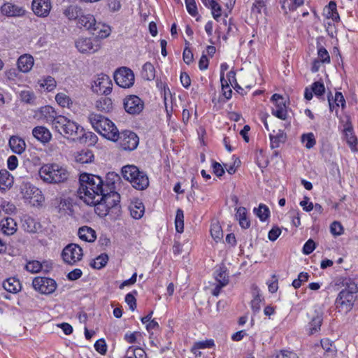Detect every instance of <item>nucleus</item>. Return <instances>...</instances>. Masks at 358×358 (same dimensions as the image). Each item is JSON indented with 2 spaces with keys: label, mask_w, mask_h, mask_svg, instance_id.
<instances>
[{
  "label": "nucleus",
  "mask_w": 358,
  "mask_h": 358,
  "mask_svg": "<svg viewBox=\"0 0 358 358\" xmlns=\"http://www.w3.org/2000/svg\"><path fill=\"white\" fill-rule=\"evenodd\" d=\"M34 58L31 55L24 54L17 59V67L23 73L29 72L34 66Z\"/></svg>",
  "instance_id": "obj_24"
},
{
  "label": "nucleus",
  "mask_w": 358,
  "mask_h": 358,
  "mask_svg": "<svg viewBox=\"0 0 358 358\" xmlns=\"http://www.w3.org/2000/svg\"><path fill=\"white\" fill-rule=\"evenodd\" d=\"M78 234L81 240L89 243L94 242L96 238V231L88 226L80 227Z\"/></svg>",
  "instance_id": "obj_28"
},
{
  "label": "nucleus",
  "mask_w": 358,
  "mask_h": 358,
  "mask_svg": "<svg viewBox=\"0 0 358 358\" xmlns=\"http://www.w3.org/2000/svg\"><path fill=\"white\" fill-rule=\"evenodd\" d=\"M8 144L13 152L17 155L22 154L27 147L24 140L17 136H10Z\"/></svg>",
  "instance_id": "obj_21"
},
{
  "label": "nucleus",
  "mask_w": 358,
  "mask_h": 358,
  "mask_svg": "<svg viewBox=\"0 0 358 358\" xmlns=\"http://www.w3.org/2000/svg\"><path fill=\"white\" fill-rule=\"evenodd\" d=\"M88 119L95 131L106 139L117 142L119 130L110 120L96 113H91Z\"/></svg>",
  "instance_id": "obj_4"
},
{
  "label": "nucleus",
  "mask_w": 358,
  "mask_h": 358,
  "mask_svg": "<svg viewBox=\"0 0 358 358\" xmlns=\"http://www.w3.org/2000/svg\"><path fill=\"white\" fill-rule=\"evenodd\" d=\"M270 139L271 147L272 148H277L280 146V143L285 141L286 134L283 131H279L275 136L270 135Z\"/></svg>",
  "instance_id": "obj_41"
},
{
  "label": "nucleus",
  "mask_w": 358,
  "mask_h": 358,
  "mask_svg": "<svg viewBox=\"0 0 358 358\" xmlns=\"http://www.w3.org/2000/svg\"><path fill=\"white\" fill-rule=\"evenodd\" d=\"M79 138L77 141L81 143H89V145H94L97 141V136L95 134L91 131H85L84 128L82 127V132L78 134Z\"/></svg>",
  "instance_id": "obj_32"
},
{
  "label": "nucleus",
  "mask_w": 358,
  "mask_h": 358,
  "mask_svg": "<svg viewBox=\"0 0 358 358\" xmlns=\"http://www.w3.org/2000/svg\"><path fill=\"white\" fill-rule=\"evenodd\" d=\"M78 24L85 27L87 30L96 31L100 27H103L101 22H97L91 14L80 15L78 20Z\"/></svg>",
  "instance_id": "obj_17"
},
{
  "label": "nucleus",
  "mask_w": 358,
  "mask_h": 358,
  "mask_svg": "<svg viewBox=\"0 0 358 358\" xmlns=\"http://www.w3.org/2000/svg\"><path fill=\"white\" fill-rule=\"evenodd\" d=\"M120 177L115 172H109L106 176V179L103 180V189L105 192H112L115 191L116 184L120 182Z\"/></svg>",
  "instance_id": "obj_23"
},
{
  "label": "nucleus",
  "mask_w": 358,
  "mask_h": 358,
  "mask_svg": "<svg viewBox=\"0 0 358 358\" xmlns=\"http://www.w3.org/2000/svg\"><path fill=\"white\" fill-rule=\"evenodd\" d=\"M296 354L287 351V350H281L277 352L273 358H296Z\"/></svg>",
  "instance_id": "obj_64"
},
{
  "label": "nucleus",
  "mask_w": 358,
  "mask_h": 358,
  "mask_svg": "<svg viewBox=\"0 0 358 358\" xmlns=\"http://www.w3.org/2000/svg\"><path fill=\"white\" fill-rule=\"evenodd\" d=\"M114 80L120 87L129 88L134 83V74L130 69L121 67L115 72Z\"/></svg>",
  "instance_id": "obj_9"
},
{
  "label": "nucleus",
  "mask_w": 358,
  "mask_h": 358,
  "mask_svg": "<svg viewBox=\"0 0 358 358\" xmlns=\"http://www.w3.org/2000/svg\"><path fill=\"white\" fill-rule=\"evenodd\" d=\"M210 234L214 240L220 241L223 237V231L218 222L213 223L210 227Z\"/></svg>",
  "instance_id": "obj_46"
},
{
  "label": "nucleus",
  "mask_w": 358,
  "mask_h": 358,
  "mask_svg": "<svg viewBox=\"0 0 358 358\" xmlns=\"http://www.w3.org/2000/svg\"><path fill=\"white\" fill-rule=\"evenodd\" d=\"M323 321V315L322 313L315 312V315L313 316L308 324V334L313 335L320 331V327Z\"/></svg>",
  "instance_id": "obj_26"
},
{
  "label": "nucleus",
  "mask_w": 358,
  "mask_h": 358,
  "mask_svg": "<svg viewBox=\"0 0 358 358\" xmlns=\"http://www.w3.org/2000/svg\"><path fill=\"white\" fill-rule=\"evenodd\" d=\"M3 287L10 293H17L21 289V284L15 278H9L3 281Z\"/></svg>",
  "instance_id": "obj_30"
},
{
  "label": "nucleus",
  "mask_w": 358,
  "mask_h": 358,
  "mask_svg": "<svg viewBox=\"0 0 358 358\" xmlns=\"http://www.w3.org/2000/svg\"><path fill=\"white\" fill-rule=\"evenodd\" d=\"M301 140L303 143H306V147L308 149H310V148H313V146L316 143V141L315 139V137H314V135L313 133H308V134L302 135Z\"/></svg>",
  "instance_id": "obj_56"
},
{
  "label": "nucleus",
  "mask_w": 358,
  "mask_h": 358,
  "mask_svg": "<svg viewBox=\"0 0 358 358\" xmlns=\"http://www.w3.org/2000/svg\"><path fill=\"white\" fill-rule=\"evenodd\" d=\"M35 290L43 294L53 293L57 288V283L55 280L46 277H36L32 282Z\"/></svg>",
  "instance_id": "obj_11"
},
{
  "label": "nucleus",
  "mask_w": 358,
  "mask_h": 358,
  "mask_svg": "<svg viewBox=\"0 0 358 358\" xmlns=\"http://www.w3.org/2000/svg\"><path fill=\"white\" fill-rule=\"evenodd\" d=\"M93 157L92 151L82 150L76 155V161L80 164H87L92 161Z\"/></svg>",
  "instance_id": "obj_38"
},
{
  "label": "nucleus",
  "mask_w": 358,
  "mask_h": 358,
  "mask_svg": "<svg viewBox=\"0 0 358 358\" xmlns=\"http://www.w3.org/2000/svg\"><path fill=\"white\" fill-rule=\"evenodd\" d=\"M76 47L81 53L92 54L100 49V44L98 40H93L90 38H79L76 41Z\"/></svg>",
  "instance_id": "obj_14"
},
{
  "label": "nucleus",
  "mask_w": 358,
  "mask_h": 358,
  "mask_svg": "<svg viewBox=\"0 0 358 358\" xmlns=\"http://www.w3.org/2000/svg\"><path fill=\"white\" fill-rule=\"evenodd\" d=\"M27 271L31 273H37L41 271L42 266L38 261L29 262L26 264L25 266Z\"/></svg>",
  "instance_id": "obj_60"
},
{
  "label": "nucleus",
  "mask_w": 358,
  "mask_h": 358,
  "mask_svg": "<svg viewBox=\"0 0 358 358\" xmlns=\"http://www.w3.org/2000/svg\"><path fill=\"white\" fill-rule=\"evenodd\" d=\"M259 289L255 286H252V294L253 299L251 301V308L255 314L259 313L260 310L261 306L260 303L262 301V296L260 295Z\"/></svg>",
  "instance_id": "obj_34"
},
{
  "label": "nucleus",
  "mask_w": 358,
  "mask_h": 358,
  "mask_svg": "<svg viewBox=\"0 0 358 358\" xmlns=\"http://www.w3.org/2000/svg\"><path fill=\"white\" fill-rule=\"evenodd\" d=\"M123 178L129 181L132 186L138 190L145 189L149 186V179L147 174L141 171L134 165H127L122 169Z\"/></svg>",
  "instance_id": "obj_7"
},
{
  "label": "nucleus",
  "mask_w": 358,
  "mask_h": 358,
  "mask_svg": "<svg viewBox=\"0 0 358 358\" xmlns=\"http://www.w3.org/2000/svg\"><path fill=\"white\" fill-rule=\"evenodd\" d=\"M39 113L41 118H43L47 122H50L52 125V127H55V123L59 115H57L54 108L50 106H45L40 108Z\"/></svg>",
  "instance_id": "obj_22"
},
{
  "label": "nucleus",
  "mask_w": 358,
  "mask_h": 358,
  "mask_svg": "<svg viewBox=\"0 0 358 358\" xmlns=\"http://www.w3.org/2000/svg\"><path fill=\"white\" fill-rule=\"evenodd\" d=\"M95 350L101 355H105L107 351V345L104 339L96 341L94 344Z\"/></svg>",
  "instance_id": "obj_63"
},
{
  "label": "nucleus",
  "mask_w": 358,
  "mask_h": 358,
  "mask_svg": "<svg viewBox=\"0 0 358 358\" xmlns=\"http://www.w3.org/2000/svg\"><path fill=\"white\" fill-rule=\"evenodd\" d=\"M20 96L21 101L27 103H33L35 99L34 94L29 90L22 91Z\"/></svg>",
  "instance_id": "obj_57"
},
{
  "label": "nucleus",
  "mask_w": 358,
  "mask_h": 358,
  "mask_svg": "<svg viewBox=\"0 0 358 358\" xmlns=\"http://www.w3.org/2000/svg\"><path fill=\"white\" fill-rule=\"evenodd\" d=\"M215 345L214 341L213 339L202 341L196 342L192 348V352L196 355V350L199 349L211 348Z\"/></svg>",
  "instance_id": "obj_42"
},
{
  "label": "nucleus",
  "mask_w": 358,
  "mask_h": 358,
  "mask_svg": "<svg viewBox=\"0 0 358 358\" xmlns=\"http://www.w3.org/2000/svg\"><path fill=\"white\" fill-rule=\"evenodd\" d=\"M50 9V0H33L32 1V10L38 16H47L49 14Z\"/></svg>",
  "instance_id": "obj_18"
},
{
  "label": "nucleus",
  "mask_w": 358,
  "mask_h": 358,
  "mask_svg": "<svg viewBox=\"0 0 358 358\" xmlns=\"http://www.w3.org/2000/svg\"><path fill=\"white\" fill-rule=\"evenodd\" d=\"M33 136L42 143H48L51 139V134L50 131L43 126H38L32 130Z\"/></svg>",
  "instance_id": "obj_27"
},
{
  "label": "nucleus",
  "mask_w": 358,
  "mask_h": 358,
  "mask_svg": "<svg viewBox=\"0 0 358 358\" xmlns=\"http://www.w3.org/2000/svg\"><path fill=\"white\" fill-rule=\"evenodd\" d=\"M97 200L96 210H101L98 213L100 217L106 216L110 213L115 214L117 216L120 215L121 211L120 196L116 191H112V192H104L103 194H99Z\"/></svg>",
  "instance_id": "obj_5"
},
{
  "label": "nucleus",
  "mask_w": 358,
  "mask_h": 358,
  "mask_svg": "<svg viewBox=\"0 0 358 358\" xmlns=\"http://www.w3.org/2000/svg\"><path fill=\"white\" fill-rule=\"evenodd\" d=\"M1 13L7 16H20L24 13V10L13 4L11 3H6L1 7Z\"/></svg>",
  "instance_id": "obj_25"
},
{
  "label": "nucleus",
  "mask_w": 358,
  "mask_h": 358,
  "mask_svg": "<svg viewBox=\"0 0 358 358\" xmlns=\"http://www.w3.org/2000/svg\"><path fill=\"white\" fill-rule=\"evenodd\" d=\"M222 85V95L226 99H229L231 97L232 90L228 83L227 80H220Z\"/></svg>",
  "instance_id": "obj_59"
},
{
  "label": "nucleus",
  "mask_w": 358,
  "mask_h": 358,
  "mask_svg": "<svg viewBox=\"0 0 358 358\" xmlns=\"http://www.w3.org/2000/svg\"><path fill=\"white\" fill-rule=\"evenodd\" d=\"M113 83L110 77L106 74L98 75L94 81L92 90L94 92L100 94H109L112 91Z\"/></svg>",
  "instance_id": "obj_13"
},
{
  "label": "nucleus",
  "mask_w": 358,
  "mask_h": 358,
  "mask_svg": "<svg viewBox=\"0 0 358 358\" xmlns=\"http://www.w3.org/2000/svg\"><path fill=\"white\" fill-rule=\"evenodd\" d=\"M13 177L6 169L0 170V189L6 190L12 187Z\"/></svg>",
  "instance_id": "obj_31"
},
{
  "label": "nucleus",
  "mask_w": 358,
  "mask_h": 358,
  "mask_svg": "<svg viewBox=\"0 0 358 358\" xmlns=\"http://www.w3.org/2000/svg\"><path fill=\"white\" fill-rule=\"evenodd\" d=\"M236 217L239 222L240 226L243 229H248L250 226V222L248 218L247 210L245 207H239L237 208Z\"/></svg>",
  "instance_id": "obj_33"
},
{
  "label": "nucleus",
  "mask_w": 358,
  "mask_h": 358,
  "mask_svg": "<svg viewBox=\"0 0 358 358\" xmlns=\"http://www.w3.org/2000/svg\"><path fill=\"white\" fill-rule=\"evenodd\" d=\"M53 128L64 138L72 141H77L79 133L82 132L80 125L63 115L58 116Z\"/></svg>",
  "instance_id": "obj_6"
},
{
  "label": "nucleus",
  "mask_w": 358,
  "mask_h": 358,
  "mask_svg": "<svg viewBox=\"0 0 358 358\" xmlns=\"http://www.w3.org/2000/svg\"><path fill=\"white\" fill-rule=\"evenodd\" d=\"M325 15L327 18H331L334 22L340 20V17L336 9V3L331 1L329 3L327 8L324 10Z\"/></svg>",
  "instance_id": "obj_37"
},
{
  "label": "nucleus",
  "mask_w": 358,
  "mask_h": 358,
  "mask_svg": "<svg viewBox=\"0 0 358 358\" xmlns=\"http://www.w3.org/2000/svg\"><path fill=\"white\" fill-rule=\"evenodd\" d=\"M311 89L315 95L317 97L323 96L325 92L324 85L321 81L314 82L311 85Z\"/></svg>",
  "instance_id": "obj_48"
},
{
  "label": "nucleus",
  "mask_w": 358,
  "mask_h": 358,
  "mask_svg": "<svg viewBox=\"0 0 358 358\" xmlns=\"http://www.w3.org/2000/svg\"><path fill=\"white\" fill-rule=\"evenodd\" d=\"M79 193L84 195L85 202L96 206L99 194H103V180L96 175L82 173L79 178Z\"/></svg>",
  "instance_id": "obj_1"
},
{
  "label": "nucleus",
  "mask_w": 358,
  "mask_h": 358,
  "mask_svg": "<svg viewBox=\"0 0 358 358\" xmlns=\"http://www.w3.org/2000/svg\"><path fill=\"white\" fill-rule=\"evenodd\" d=\"M127 354L133 358H147V355L143 349L134 346H130L127 350Z\"/></svg>",
  "instance_id": "obj_45"
},
{
  "label": "nucleus",
  "mask_w": 358,
  "mask_h": 358,
  "mask_svg": "<svg viewBox=\"0 0 358 358\" xmlns=\"http://www.w3.org/2000/svg\"><path fill=\"white\" fill-rule=\"evenodd\" d=\"M96 108L103 113H108L113 109V102L108 97H102L96 102Z\"/></svg>",
  "instance_id": "obj_35"
},
{
  "label": "nucleus",
  "mask_w": 358,
  "mask_h": 358,
  "mask_svg": "<svg viewBox=\"0 0 358 358\" xmlns=\"http://www.w3.org/2000/svg\"><path fill=\"white\" fill-rule=\"evenodd\" d=\"M17 229V225L14 219L6 217L0 222V234L6 236L14 234Z\"/></svg>",
  "instance_id": "obj_19"
},
{
  "label": "nucleus",
  "mask_w": 358,
  "mask_h": 358,
  "mask_svg": "<svg viewBox=\"0 0 358 358\" xmlns=\"http://www.w3.org/2000/svg\"><path fill=\"white\" fill-rule=\"evenodd\" d=\"M83 256V249L75 243L66 245L62 252L64 261L70 265H73L80 261Z\"/></svg>",
  "instance_id": "obj_10"
},
{
  "label": "nucleus",
  "mask_w": 358,
  "mask_h": 358,
  "mask_svg": "<svg viewBox=\"0 0 358 358\" xmlns=\"http://www.w3.org/2000/svg\"><path fill=\"white\" fill-rule=\"evenodd\" d=\"M129 210L131 217L138 220L143 217L145 212V207L141 201L136 200L131 203Z\"/></svg>",
  "instance_id": "obj_29"
},
{
  "label": "nucleus",
  "mask_w": 358,
  "mask_h": 358,
  "mask_svg": "<svg viewBox=\"0 0 358 358\" xmlns=\"http://www.w3.org/2000/svg\"><path fill=\"white\" fill-rule=\"evenodd\" d=\"M108 261V256L106 253H103L98 256L94 261L90 264V266L96 269H101L103 268Z\"/></svg>",
  "instance_id": "obj_43"
},
{
  "label": "nucleus",
  "mask_w": 358,
  "mask_h": 358,
  "mask_svg": "<svg viewBox=\"0 0 358 358\" xmlns=\"http://www.w3.org/2000/svg\"><path fill=\"white\" fill-rule=\"evenodd\" d=\"M138 294V292L136 290H134L130 293H128L125 296V302L128 304L129 306V308L131 310H134L136 308V300L135 298V296Z\"/></svg>",
  "instance_id": "obj_50"
},
{
  "label": "nucleus",
  "mask_w": 358,
  "mask_h": 358,
  "mask_svg": "<svg viewBox=\"0 0 358 358\" xmlns=\"http://www.w3.org/2000/svg\"><path fill=\"white\" fill-rule=\"evenodd\" d=\"M345 287L338 294L336 300V306L339 311L348 313L354 305L356 294L358 292V284L355 280L346 278L343 280Z\"/></svg>",
  "instance_id": "obj_2"
},
{
  "label": "nucleus",
  "mask_w": 358,
  "mask_h": 358,
  "mask_svg": "<svg viewBox=\"0 0 358 358\" xmlns=\"http://www.w3.org/2000/svg\"><path fill=\"white\" fill-rule=\"evenodd\" d=\"M211 13L213 18L218 21L219 18L222 15V7L221 6L215 1H211V6H210Z\"/></svg>",
  "instance_id": "obj_51"
},
{
  "label": "nucleus",
  "mask_w": 358,
  "mask_h": 358,
  "mask_svg": "<svg viewBox=\"0 0 358 358\" xmlns=\"http://www.w3.org/2000/svg\"><path fill=\"white\" fill-rule=\"evenodd\" d=\"M43 87H45L48 92L52 91L57 85L56 80L51 76H48L43 80V83L41 84Z\"/></svg>",
  "instance_id": "obj_58"
},
{
  "label": "nucleus",
  "mask_w": 358,
  "mask_h": 358,
  "mask_svg": "<svg viewBox=\"0 0 358 358\" xmlns=\"http://www.w3.org/2000/svg\"><path fill=\"white\" fill-rule=\"evenodd\" d=\"M321 345L326 352L329 353L331 355H335V353L336 352V348L334 346H333L332 342L329 339H328V338L322 339L321 340Z\"/></svg>",
  "instance_id": "obj_54"
},
{
  "label": "nucleus",
  "mask_w": 358,
  "mask_h": 358,
  "mask_svg": "<svg viewBox=\"0 0 358 358\" xmlns=\"http://www.w3.org/2000/svg\"><path fill=\"white\" fill-rule=\"evenodd\" d=\"M117 142H118L121 149L132 151L137 148L139 143V138L137 134L132 131L123 130L118 132V139Z\"/></svg>",
  "instance_id": "obj_8"
},
{
  "label": "nucleus",
  "mask_w": 358,
  "mask_h": 358,
  "mask_svg": "<svg viewBox=\"0 0 358 358\" xmlns=\"http://www.w3.org/2000/svg\"><path fill=\"white\" fill-rule=\"evenodd\" d=\"M215 280L221 285H227L229 283V277L226 273V270L223 268H220L215 273Z\"/></svg>",
  "instance_id": "obj_44"
},
{
  "label": "nucleus",
  "mask_w": 358,
  "mask_h": 358,
  "mask_svg": "<svg viewBox=\"0 0 358 358\" xmlns=\"http://www.w3.org/2000/svg\"><path fill=\"white\" fill-rule=\"evenodd\" d=\"M271 101L274 102L275 107L272 109V114L278 118L285 120L287 117L285 101L282 96L274 94L271 96Z\"/></svg>",
  "instance_id": "obj_16"
},
{
  "label": "nucleus",
  "mask_w": 358,
  "mask_h": 358,
  "mask_svg": "<svg viewBox=\"0 0 358 358\" xmlns=\"http://www.w3.org/2000/svg\"><path fill=\"white\" fill-rule=\"evenodd\" d=\"M317 56L319 61L324 64L330 63V56L327 50L322 46H320L317 50Z\"/></svg>",
  "instance_id": "obj_55"
},
{
  "label": "nucleus",
  "mask_w": 358,
  "mask_h": 358,
  "mask_svg": "<svg viewBox=\"0 0 358 358\" xmlns=\"http://www.w3.org/2000/svg\"><path fill=\"white\" fill-rule=\"evenodd\" d=\"M40 178L48 184H60L66 182L70 176V173L64 166L56 164H43L38 171Z\"/></svg>",
  "instance_id": "obj_3"
},
{
  "label": "nucleus",
  "mask_w": 358,
  "mask_h": 358,
  "mask_svg": "<svg viewBox=\"0 0 358 358\" xmlns=\"http://www.w3.org/2000/svg\"><path fill=\"white\" fill-rule=\"evenodd\" d=\"M80 9L78 7L70 6L64 10V15L69 20H76L80 17Z\"/></svg>",
  "instance_id": "obj_49"
},
{
  "label": "nucleus",
  "mask_w": 358,
  "mask_h": 358,
  "mask_svg": "<svg viewBox=\"0 0 358 358\" xmlns=\"http://www.w3.org/2000/svg\"><path fill=\"white\" fill-rule=\"evenodd\" d=\"M22 222L23 229L29 233H38L42 231L41 223L30 216H24Z\"/></svg>",
  "instance_id": "obj_20"
},
{
  "label": "nucleus",
  "mask_w": 358,
  "mask_h": 358,
  "mask_svg": "<svg viewBox=\"0 0 358 358\" xmlns=\"http://www.w3.org/2000/svg\"><path fill=\"white\" fill-rule=\"evenodd\" d=\"M141 76L143 79L152 80L155 78V69L150 62L144 64L142 68Z\"/></svg>",
  "instance_id": "obj_36"
},
{
  "label": "nucleus",
  "mask_w": 358,
  "mask_h": 358,
  "mask_svg": "<svg viewBox=\"0 0 358 358\" xmlns=\"http://www.w3.org/2000/svg\"><path fill=\"white\" fill-rule=\"evenodd\" d=\"M124 108L130 115L140 114L144 108V102L136 95H129L124 99Z\"/></svg>",
  "instance_id": "obj_12"
},
{
  "label": "nucleus",
  "mask_w": 358,
  "mask_h": 358,
  "mask_svg": "<svg viewBox=\"0 0 358 358\" xmlns=\"http://www.w3.org/2000/svg\"><path fill=\"white\" fill-rule=\"evenodd\" d=\"M309 277L310 275L308 273L301 272L299 274L298 278L293 280L292 285L295 289H298L301 286V284L303 282H305L308 280Z\"/></svg>",
  "instance_id": "obj_52"
},
{
  "label": "nucleus",
  "mask_w": 358,
  "mask_h": 358,
  "mask_svg": "<svg viewBox=\"0 0 358 358\" xmlns=\"http://www.w3.org/2000/svg\"><path fill=\"white\" fill-rule=\"evenodd\" d=\"M343 133L344 138L352 152H357L358 140L355 134L353 126L349 117H346V121L343 124Z\"/></svg>",
  "instance_id": "obj_15"
},
{
  "label": "nucleus",
  "mask_w": 358,
  "mask_h": 358,
  "mask_svg": "<svg viewBox=\"0 0 358 358\" xmlns=\"http://www.w3.org/2000/svg\"><path fill=\"white\" fill-rule=\"evenodd\" d=\"M176 229L178 232L182 233L184 229V214L181 209H178L175 219Z\"/></svg>",
  "instance_id": "obj_47"
},
{
  "label": "nucleus",
  "mask_w": 358,
  "mask_h": 358,
  "mask_svg": "<svg viewBox=\"0 0 358 358\" xmlns=\"http://www.w3.org/2000/svg\"><path fill=\"white\" fill-rule=\"evenodd\" d=\"M254 213L262 222H265L270 216V210L266 205L261 203L257 208L254 209Z\"/></svg>",
  "instance_id": "obj_39"
},
{
  "label": "nucleus",
  "mask_w": 358,
  "mask_h": 358,
  "mask_svg": "<svg viewBox=\"0 0 358 358\" xmlns=\"http://www.w3.org/2000/svg\"><path fill=\"white\" fill-rule=\"evenodd\" d=\"M331 233L334 236L341 235L343 232V228L339 222L334 221L330 226Z\"/></svg>",
  "instance_id": "obj_62"
},
{
  "label": "nucleus",
  "mask_w": 358,
  "mask_h": 358,
  "mask_svg": "<svg viewBox=\"0 0 358 358\" xmlns=\"http://www.w3.org/2000/svg\"><path fill=\"white\" fill-rule=\"evenodd\" d=\"M185 2L188 13L193 17L197 16L199 13L195 0H185Z\"/></svg>",
  "instance_id": "obj_53"
},
{
  "label": "nucleus",
  "mask_w": 358,
  "mask_h": 358,
  "mask_svg": "<svg viewBox=\"0 0 358 358\" xmlns=\"http://www.w3.org/2000/svg\"><path fill=\"white\" fill-rule=\"evenodd\" d=\"M101 25L103 27H100L99 29L96 31H92L93 35H95L96 37H99L101 38H106L110 34V29L108 27H106L104 24Z\"/></svg>",
  "instance_id": "obj_61"
},
{
  "label": "nucleus",
  "mask_w": 358,
  "mask_h": 358,
  "mask_svg": "<svg viewBox=\"0 0 358 358\" xmlns=\"http://www.w3.org/2000/svg\"><path fill=\"white\" fill-rule=\"evenodd\" d=\"M55 100L57 103L63 108H70L73 105L71 99L66 95L65 93L59 92L55 96Z\"/></svg>",
  "instance_id": "obj_40"
}]
</instances>
